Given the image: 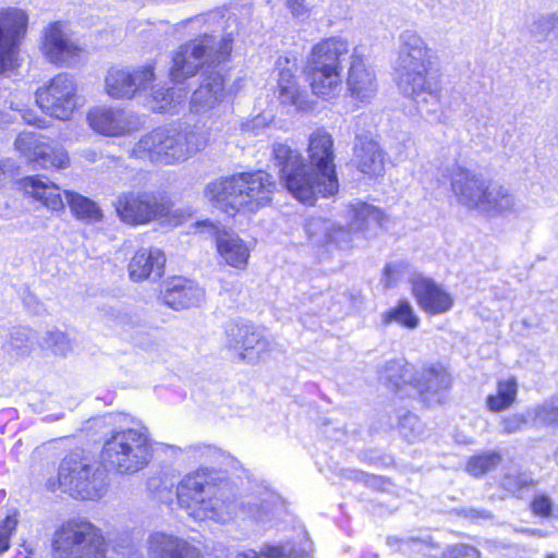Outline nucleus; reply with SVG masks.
I'll return each instance as SVG.
<instances>
[{
  "label": "nucleus",
  "instance_id": "nucleus-1",
  "mask_svg": "<svg viewBox=\"0 0 558 558\" xmlns=\"http://www.w3.org/2000/svg\"><path fill=\"white\" fill-rule=\"evenodd\" d=\"M306 155L308 167L299 150L284 143L272 146L280 181L294 198L312 206L319 196L331 197L339 191L331 134L323 128L312 132Z\"/></svg>",
  "mask_w": 558,
  "mask_h": 558
},
{
  "label": "nucleus",
  "instance_id": "nucleus-2",
  "mask_svg": "<svg viewBox=\"0 0 558 558\" xmlns=\"http://www.w3.org/2000/svg\"><path fill=\"white\" fill-rule=\"evenodd\" d=\"M348 57L347 93L354 101L368 104L378 90L376 72L357 49L350 53L348 40L341 37H329L313 46L307 60L312 92L324 100L338 98L343 89V62Z\"/></svg>",
  "mask_w": 558,
  "mask_h": 558
},
{
  "label": "nucleus",
  "instance_id": "nucleus-3",
  "mask_svg": "<svg viewBox=\"0 0 558 558\" xmlns=\"http://www.w3.org/2000/svg\"><path fill=\"white\" fill-rule=\"evenodd\" d=\"M214 468H198L186 474L177 486V499L189 517L196 521L227 524L235 519L265 529L272 520L271 496L260 500L235 502L226 497Z\"/></svg>",
  "mask_w": 558,
  "mask_h": 558
},
{
  "label": "nucleus",
  "instance_id": "nucleus-4",
  "mask_svg": "<svg viewBox=\"0 0 558 558\" xmlns=\"http://www.w3.org/2000/svg\"><path fill=\"white\" fill-rule=\"evenodd\" d=\"M434 51L414 29L399 35L395 61L397 85L400 93L416 104L422 113L439 118L441 86L428 76L433 66Z\"/></svg>",
  "mask_w": 558,
  "mask_h": 558
},
{
  "label": "nucleus",
  "instance_id": "nucleus-5",
  "mask_svg": "<svg viewBox=\"0 0 558 558\" xmlns=\"http://www.w3.org/2000/svg\"><path fill=\"white\" fill-rule=\"evenodd\" d=\"M275 189L272 177L265 171L239 172L207 183L204 197L228 215L256 213L270 203Z\"/></svg>",
  "mask_w": 558,
  "mask_h": 558
},
{
  "label": "nucleus",
  "instance_id": "nucleus-6",
  "mask_svg": "<svg viewBox=\"0 0 558 558\" xmlns=\"http://www.w3.org/2000/svg\"><path fill=\"white\" fill-rule=\"evenodd\" d=\"M206 145L207 137L203 132L160 126L142 135L129 155L154 165L174 166L189 160Z\"/></svg>",
  "mask_w": 558,
  "mask_h": 558
},
{
  "label": "nucleus",
  "instance_id": "nucleus-7",
  "mask_svg": "<svg viewBox=\"0 0 558 558\" xmlns=\"http://www.w3.org/2000/svg\"><path fill=\"white\" fill-rule=\"evenodd\" d=\"M151 456V440L143 425L112 430L106 437L100 454L104 466L120 475L143 470Z\"/></svg>",
  "mask_w": 558,
  "mask_h": 558
},
{
  "label": "nucleus",
  "instance_id": "nucleus-8",
  "mask_svg": "<svg viewBox=\"0 0 558 558\" xmlns=\"http://www.w3.org/2000/svg\"><path fill=\"white\" fill-rule=\"evenodd\" d=\"M232 39L222 37L217 40L214 36L205 35L189 44L182 45L173 57L170 70L171 80L175 83L193 76L198 69L210 73L228 60L232 50Z\"/></svg>",
  "mask_w": 558,
  "mask_h": 558
},
{
  "label": "nucleus",
  "instance_id": "nucleus-9",
  "mask_svg": "<svg viewBox=\"0 0 558 558\" xmlns=\"http://www.w3.org/2000/svg\"><path fill=\"white\" fill-rule=\"evenodd\" d=\"M54 558H106V542L90 522L73 520L54 533Z\"/></svg>",
  "mask_w": 558,
  "mask_h": 558
},
{
  "label": "nucleus",
  "instance_id": "nucleus-10",
  "mask_svg": "<svg viewBox=\"0 0 558 558\" xmlns=\"http://www.w3.org/2000/svg\"><path fill=\"white\" fill-rule=\"evenodd\" d=\"M59 486L74 498L97 500L107 492V474L95 463L65 458L59 466Z\"/></svg>",
  "mask_w": 558,
  "mask_h": 558
},
{
  "label": "nucleus",
  "instance_id": "nucleus-11",
  "mask_svg": "<svg viewBox=\"0 0 558 558\" xmlns=\"http://www.w3.org/2000/svg\"><path fill=\"white\" fill-rule=\"evenodd\" d=\"M35 100L46 114L68 121L78 107L77 85L73 76L60 73L36 90Z\"/></svg>",
  "mask_w": 558,
  "mask_h": 558
},
{
  "label": "nucleus",
  "instance_id": "nucleus-12",
  "mask_svg": "<svg viewBox=\"0 0 558 558\" xmlns=\"http://www.w3.org/2000/svg\"><path fill=\"white\" fill-rule=\"evenodd\" d=\"M114 207L120 220L130 226L147 225L170 213L169 202L151 192L123 193L118 196Z\"/></svg>",
  "mask_w": 558,
  "mask_h": 558
},
{
  "label": "nucleus",
  "instance_id": "nucleus-13",
  "mask_svg": "<svg viewBox=\"0 0 558 558\" xmlns=\"http://www.w3.org/2000/svg\"><path fill=\"white\" fill-rule=\"evenodd\" d=\"M86 122L94 133L105 137H126L143 126L137 113L109 105L90 107L86 113Z\"/></svg>",
  "mask_w": 558,
  "mask_h": 558
},
{
  "label": "nucleus",
  "instance_id": "nucleus-14",
  "mask_svg": "<svg viewBox=\"0 0 558 558\" xmlns=\"http://www.w3.org/2000/svg\"><path fill=\"white\" fill-rule=\"evenodd\" d=\"M299 71L295 54L279 56L275 63L277 75L276 95L279 104L292 108L296 112H305L314 107L306 89L299 84L296 73Z\"/></svg>",
  "mask_w": 558,
  "mask_h": 558
},
{
  "label": "nucleus",
  "instance_id": "nucleus-15",
  "mask_svg": "<svg viewBox=\"0 0 558 558\" xmlns=\"http://www.w3.org/2000/svg\"><path fill=\"white\" fill-rule=\"evenodd\" d=\"M347 219L349 220L348 227L332 222L331 231L328 233V244H335L340 248L349 247L352 233L376 232L384 223L385 214L373 205L355 202L348 206Z\"/></svg>",
  "mask_w": 558,
  "mask_h": 558
},
{
  "label": "nucleus",
  "instance_id": "nucleus-16",
  "mask_svg": "<svg viewBox=\"0 0 558 558\" xmlns=\"http://www.w3.org/2000/svg\"><path fill=\"white\" fill-rule=\"evenodd\" d=\"M154 80L155 73L151 65L134 69L112 66L106 75L105 88L113 99H133L147 90Z\"/></svg>",
  "mask_w": 558,
  "mask_h": 558
},
{
  "label": "nucleus",
  "instance_id": "nucleus-17",
  "mask_svg": "<svg viewBox=\"0 0 558 558\" xmlns=\"http://www.w3.org/2000/svg\"><path fill=\"white\" fill-rule=\"evenodd\" d=\"M15 149L29 162L43 169H65L70 157L65 148L51 147L44 136L36 132H22L14 142Z\"/></svg>",
  "mask_w": 558,
  "mask_h": 558
},
{
  "label": "nucleus",
  "instance_id": "nucleus-18",
  "mask_svg": "<svg viewBox=\"0 0 558 558\" xmlns=\"http://www.w3.org/2000/svg\"><path fill=\"white\" fill-rule=\"evenodd\" d=\"M28 16L19 8L0 10V73L14 66L17 47L26 34Z\"/></svg>",
  "mask_w": 558,
  "mask_h": 558
},
{
  "label": "nucleus",
  "instance_id": "nucleus-19",
  "mask_svg": "<svg viewBox=\"0 0 558 558\" xmlns=\"http://www.w3.org/2000/svg\"><path fill=\"white\" fill-rule=\"evenodd\" d=\"M229 344L240 352V359L256 364L272 349V342L265 331L251 324L238 323L228 329Z\"/></svg>",
  "mask_w": 558,
  "mask_h": 558
},
{
  "label": "nucleus",
  "instance_id": "nucleus-20",
  "mask_svg": "<svg viewBox=\"0 0 558 558\" xmlns=\"http://www.w3.org/2000/svg\"><path fill=\"white\" fill-rule=\"evenodd\" d=\"M202 82L193 92L190 100V111L202 118H213L220 106L227 100L225 77L220 70L202 73Z\"/></svg>",
  "mask_w": 558,
  "mask_h": 558
},
{
  "label": "nucleus",
  "instance_id": "nucleus-21",
  "mask_svg": "<svg viewBox=\"0 0 558 558\" xmlns=\"http://www.w3.org/2000/svg\"><path fill=\"white\" fill-rule=\"evenodd\" d=\"M41 49L50 62L60 65L76 63L82 53V48L72 39L62 22H54L46 27Z\"/></svg>",
  "mask_w": 558,
  "mask_h": 558
},
{
  "label": "nucleus",
  "instance_id": "nucleus-22",
  "mask_svg": "<svg viewBox=\"0 0 558 558\" xmlns=\"http://www.w3.org/2000/svg\"><path fill=\"white\" fill-rule=\"evenodd\" d=\"M198 227H209L215 231L217 260L219 265L229 266L236 270H244L248 265L252 244L244 241L233 231L219 230L213 223L203 221Z\"/></svg>",
  "mask_w": 558,
  "mask_h": 558
},
{
  "label": "nucleus",
  "instance_id": "nucleus-23",
  "mask_svg": "<svg viewBox=\"0 0 558 558\" xmlns=\"http://www.w3.org/2000/svg\"><path fill=\"white\" fill-rule=\"evenodd\" d=\"M488 182L473 169L456 165L450 172V186L457 202L469 209L478 210Z\"/></svg>",
  "mask_w": 558,
  "mask_h": 558
},
{
  "label": "nucleus",
  "instance_id": "nucleus-24",
  "mask_svg": "<svg viewBox=\"0 0 558 558\" xmlns=\"http://www.w3.org/2000/svg\"><path fill=\"white\" fill-rule=\"evenodd\" d=\"M386 161L387 155L374 135H356L353 162L357 170L369 178L381 177L385 173Z\"/></svg>",
  "mask_w": 558,
  "mask_h": 558
},
{
  "label": "nucleus",
  "instance_id": "nucleus-25",
  "mask_svg": "<svg viewBox=\"0 0 558 558\" xmlns=\"http://www.w3.org/2000/svg\"><path fill=\"white\" fill-rule=\"evenodd\" d=\"M412 292L418 306L432 316L449 312L454 303L453 296L448 291L425 277L413 278Z\"/></svg>",
  "mask_w": 558,
  "mask_h": 558
},
{
  "label": "nucleus",
  "instance_id": "nucleus-26",
  "mask_svg": "<svg viewBox=\"0 0 558 558\" xmlns=\"http://www.w3.org/2000/svg\"><path fill=\"white\" fill-rule=\"evenodd\" d=\"M205 290L194 281L173 277L161 292L162 302L174 311L199 306L205 301Z\"/></svg>",
  "mask_w": 558,
  "mask_h": 558
},
{
  "label": "nucleus",
  "instance_id": "nucleus-27",
  "mask_svg": "<svg viewBox=\"0 0 558 558\" xmlns=\"http://www.w3.org/2000/svg\"><path fill=\"white\" fill-rule=\"evenodd\" d=\"M146 550L149 558H203L199 550L185 539L160 531L148 535Z\"/></svg>",
  "mask_w": 558,
  "mask_h": 558
},
{
  "label": "nucleus",
  "instance_id": "nucleus-28",
  "mask_svg": "<svg viewBox=\"0 0 558 558\" xmlns=\"http://www.w3.org/2000/svg\"><path fill=\"white\" fill-rule=\"evenodd\" d=\"M166 265L165 254L156 247L138 250L129 263V276L134 282L158 280Z\"/></svg>",
  "mask_w": 558,
  "mask_h": 558
},
{
  "label": "nucleus",
  "instance_id": "nucleus-29",
  "mask_svg": "<svg viewBox=\"0 0 558 558\" xmlns=\"http://www.w3.org/2000/svg\"><path fill=\"white\" fill-rule=\"evenodd\" d=\"M518 210V201L511 191L497 183H488L477 211L497 217Z\"/></svg>",
  "mask_w": 558,
  "mask_h": 558
},
{
  "label": "nucleus",
  "instance_id": "nucleus-30",
  "mask_svg": "<svg viewBox=\"0 0 558 558\" xmlns=\"http://www.w3.org/2000/svg\"><path fill=\"white\" fill-rule=\"evenodd\" d=\"M450 384V375L439 364L423 369L420 378H413V388L428 402H440L439 393L447 390Z\"/></svg>",
  "mask_w": 558,
  "mask_h": 558
},
{
  "label": "nucleus",
  "instance_id": "nucleus-31",
  "mask_svg": "<svg viewBox=\"0 0 558 558\" xmlns=\"http://www.w3.org/2000/svg\"><path fill=\"white\" fill-rule=\"evenodd\" d=\"M21 186L27 195L40 202L48 209L56 211L63 209L64 203L59 186L47 178L29 175L22 180Z\"/></svg>",
  "mask_w": 558,
  "mask_h": 558
},
{
  "label": "nucleus",
  "instance_id": "nucleus-32",
  "mask_svg": "<svg viewBox=\"0 0 558 558\" xmlns=\"http://www.w3.org/2000/svg\"><path fill=\"white\" fill-rule=\"evenodd\" d=\"M167 447L172 450L175 457L187 462L220 464L227 459L223 451L211 445L195 444L184 448L177 446Z\"/></svg>",
  "mask_w": 558,
  "mask_h": 558
},
{
  "label": "nucleus",
  "instance_id": "nucleus-33",
  "mask_svg": "<svg viewBox=\"0 0 558 558\" xmlns=\"http://www.w3.org/2000/svg\"><path fill=\"white\" fill-rule=\"evenodd\" d=\"M65 198L72 215L86 223H93L102 219L100 207L90 198L76 192L65 191Z\"/></svg>",
  "mask_w": 558,
  "mask_h": 558
},
{
  "label": "nucleus",
  "instance_id": "nucleus-34",
  "mask_svg": "<svg viewBox=\"0 0 558 558\" xmlns=\"http://www.w3.org/2000/svg\"><path fill=\"white\" fill-rule=\"evenodd\" d=\"M186 98V93L180 87H158L151 92L147 106L158 112H174Z\"/></svg>",
  "mask_w": 558,
  "mask_h": 558
},
{
  "label": "nucleus",
  "instance_id": "nucleus-35",
  "mask_svg": "<svg viewBox=\"0 0 558 558\" xmlns=\"http://www.w3.org/2000/svg\"><path fill=\"white\" fill-rule=\"evenodd\" d=\"M36 333L29 328H17L11 333L10 340L4 344L5 354L17 361L31 354L35 345Z\"/></svg>",
  "mask_w": 558,
  "mask_h": 558
},
{
  "label": "nucleus",
  "instance_id": "nucleus-36",
  "mask_svg": "<svg viewBox=\"0 0 558 558\" xmlns=\"http://www.w3.org/2000/svg\"><path fill=\"white\" fill-rule=\"evenodd\" d=\"M420 317L416 315L413 306L407 300H401L398 304L388 310L383 315V323L398 324L399 326L407 329H416L420 325Z\"/></svg>",
  "mask_w": 558,
  "mask_h": 558
},
{
  "label": "nucleus",
  "instance_id": "nucleus-37",
  "mask_svg": "<svg viewBox=\"0 0 558 558\" xmlns=\"http://www.w3.org/2000/svg\"><path fill=\"white\" fill-rule=\"evenodd\" d=\"M413 367L401 360H395L385 366L380 372L379 378L397 390H401L403 385L413 386Z\"/></svg>",
  "mask_w": 558,
  "mask_h": 558
},
{
  "label": "nucleus",
  "instance_id": "nucleus-38",
  "mask_svg": "<svg viewBox=\"0 0 558 558\" xmlns=\"http://www.w3.org/2000/svg\"><path fill=\"white\" fill-rule=\"evenodd\" d=\"M518 384L510 377L498 381L496 395H489L486 399L488 409L493 412H500L509 408L517 398Z\"/></svg>",
  "mask_w": 558,
  "mask_h": 558
},
{
  "label": "nucleus",
  "instance_id": "nucleus-39",
  "mask_svg": "<svg viewBox=\"0 0 558 558\" xmlns=\"http://www.w3.org/2000/svg\"><path fill=\"white\" fill-rule=\"evenodd\" d=\"M142 538V532L135 527H123L110 533L108 542L112 548L121 555H130L136 548Z\"/></svg>",
  "mask_w": 558,
  "mask_h": 558
},
{
  "label": "nucleus",
  "instance_id": "nucleus-40",
  "mask_svg": "<svg viewBox=\"0 0 558 558\" xmlns=\"http://www.w3.org/2000/svg\"><path fill=\"white\" fill-rule=\"evenodd\" d=\"M332 222L320 217L306 219L303 230L307 242L313 246L328 244V233L331 231Z\"/></svg>",
  "mask_w": 558,
  "mask_h": 558
},
{
  "label": "nucleus",
  "instance_id": "nucleus-41",
  "mask_svg": "<svg viewBox=\"0 0 558 558\" xmlns=\"http://www.w3.org/2000/svg\"><path fill=\"white\" fill-rule=\"evenodd\" d=\"M38 345L41 350L51 352L54 355L65 356L72 351V342L69 337L60 331H47L39 340Z\"/></svg>",
  "mask_w": 558,
  "mask_h": 558
},
{
  "label": "nucleus",
  "instance_id": "nucleus-42",
  "mask_svg": "<svg viewBox=\"0 0 558 558\" xmlns=\"http://www.w3.org/2000/svg\"><path fill=\"white\" fill-rule=\"evenodd\" d=\"M235 558H301L290 545H267L260 553L244 549L236 553Z\"/></svg>",
  "mask_w": 558,
  "mask_h": 558
},
{
  "label": "nucleus",
  "instance_id": "nucleus-43",
  "mask_svg": "<svg viewBox=\"0 0 558 558\" xmlns=\"http://www.w3.org/2000/svg\"><path fill=\"white\" fill-rule=\"evenodd\" d=\"M500 461L501 457L498 452H485L472 457L466 464V471L474 476H480L494 469Z\"/></svg>",
  "mask_w": 558,
  "mask_h": 558
},
{
  "label": "nucleus",
  "instance_id": "nucleus-44",
  "mask_svg": "<svg viewBox=\"0 0 558 558\" xmlns=\"http://www.w3.org/2000/svg\"><path fill=\"white\" fill-rule=\"evenodd\" d=\"M531 422L535 425H547L558 422V399L544 402L527 412Z\"/></svg>",
  "mask_w": 558,
  "mask_h": 558
},
{
  "label": "nucleus",
  "instance_id": "nucleus-45",
  "mask_svg": "<svg viewBox=\"0 0 558 558\" xmlns=\"http://www.w3.org/2000/svg\"><path fill=\"white\" fill-rule=\"evenodd\" d=\"M399 432L408 441H416L422 437L424 428L415 414L408 413L399 422Z\"/></svg>",
  "mask_w": 558,
  "mask_h": 558
},
{
  "label": "nucleus",
  "instance_id": "nucleus-46",
  "mask_svg": "<svg viewBox=\"0 0 558 558\" xmlns=\"http://www.w3.org/2000/svg\"><path fill=\"white\" fill-rule=\"evenodd\" d=\"M17 526L16 514H9L0 524V556L10 548V539Z\"/></svg>",
  "mask_w": 558,
  "mask_h": 558
},
{
  "label": "nucleus",
  "instance_id": "nucleus-47",
  "mask_svg": "<svg viewBox=\"0 0 558 558\" xmlns=\"http://www.w3.org/2000/svg\"><path fill=\"white\" fill-rule=\"evenodd\" d=\"M408 264L403 262L390 263L384 271V280L386 287L395 286L407 272Z\"/></svg>",
  "mask_w": 558,
  "mask_h": 558
},
{
  "label": "nucleus",
  "instance_id": "nucleus-48",
  "mask_svg": "<svg viewBox=\"0 0 558 558\" xmlns=\"http://www.w3.org/2000/svg\"><path fill=\"white\" fill-rule=\"evenodd\" d=\"M442 558H481V554L473 546L458 544L448 548Z\"/></svg>",
  "mask_w": 558,
  "mask_h": 558
},
{
  "label": "nucleus",
  "instance_id": "nucleus-49",
  "mask_svg": "<svg viewBox=\"0 0 558 558\" xmlns=\"http://www.w3.org/2000/svg\"><path fill=\"white\" fill-rule=\"evenodd\" d=\"M530 484H532V478L526 475V474H508L504 482H502V485L504 487L509 490V492H517L523 487H526L529 486Z\"/></svg>",
  "mask_w": 558,
  "mask_h": 558
},
{
  "label": "nucleus",
  "instance_id": "nucleus-50",
  "mask_svg": "<svg viewBox=\"0 0 558 558\" xmlns=\"http://www.w3.org/2000/svg\"><path fill=\"white\" fill-rule=\"evenodd\" d=\"M532 510L536 515L550 517L553 514V502L544 494L536 495L532 502Z\"/></svg>",
  "mask_w": 558,
  "mask_h": 558
},
{
  "label": "nucleus",
  "instance_id": "nucleus-51",
  "mask_svg": "<svg viewBox=\"0 0 558 558\" xmlns=\"http://www.w3.org/2000/svg\"><path fill=\"white\" fill-rule=\"evenodd\" d=\"M531 422V418L526 414V417L521 415H512L504 420V429L506 433H515L520 430L524 425Z\"/></svg>",
  "mask_w": 558,
  "mask_h": 558
},
{
  "label": "nucleus",
  "instance_id": "nucleus-52",
  "mask_svg": "<svg viewBox=\"0 0 558 558\" xmlns=\"http://www.w3.org/2000/svg\"><path fill=\"white\" fill-rule=\"evenodd\" d=\"M286 4L293 16H305L308 12L306 0H286Z\"/></svg>",
  "mask_w": 558,
  "mask_h": 558
},
{
  "label": "nucleus",
  "instance_id": "nucleus-53",
  "mask_svg": "<svg viewBox=\"0 0 558 558\" xmlns=\"http://www.w3.org/2000/svg\"><path fill=\"white\" fill-rule=\"evenodd\" d=\"M78 156L85 161L94 163L102 158V153L96 147H86L78 151Z\"/></svg>",
  "mask_w": 558,
  "mask_h": 558
},
{
  "label": "nucleus",
  "instance_id": "nucleus-54",
  "mask_svg": "<svg viewBox=\"0 0 558 558\" xmlns=\"http://www.w3.org/2000/svg\"><path fill=\"white\" fill-rule=\"evenodd\" d=\"M13 178V166L9 160H0V187Z\"/></svg>",
  "mask_w": 558,
  "mask_h": 558
},
{
  "label": "nucleus",
  "instance_id": "nucleus-55",
  "mask_svg": "<svg viewBox=\"0 0 558 558\" xmlns=\"http://www.w3.org/2000/svg\"><path fill=\"white\" fill-rule=\"evenodd\" d=\"M15 111L20 112L22 119L27 123V124H34V125H38L39 128H43V124L41 122H44V120L41 119H38L32 111H28V110H24L22 108H20L17 105L15 108H13Z\"/></svg>",
  "mask_w": 558,
  "mask_h": 558
},
{
  "label": "nucleus",
  "instance_id": "nucleus-56",
  "mask_svg": "<svg viewBox=\"0 0 558 558\" xmlns=\"http://www.w3.org/2000/svg\"><path fill=\"white\" fill-rule=\"evenodd\" d=\"M266 117L264 116H257L252 122V129L254 130L256 126H259V125H265L266 124Z\"/></svg>",
  "mask_w": 558,
  "mask_h": 558
},
{
  "label": "nucleus",
  "instance_id": "nucleus-57",
  "mask_svg": "<svg viewBox=\"0 0 558 558\" xmlns=\"http://www.w3.org/2000/svg\"><path fill=\"white\" fill-rule=\"evenodd\" d=\"M399 541L396 537H388L387 543L392 546L395 543H398Z\"/></svg>",
  "mask_w": 558,
  "mask_h": 558
},
{
  "label": "nucleus",
  "instance_id": "nucleus-58",
  "mask_svg": "<svg viewBox=\"0 0 558 558\" xmlns=\"http://www.w3.org/2000/svg\"><path fill=\"white\" fill-rule=\"evenodd\" d=\"M24 548H25V551H26V554H27L26 558H31L29 556H31V555H33V550H32V549H29V548H28V547H26V546H24Z\"/></svg>",
  "mask_w": 558,
  "mask_h": 558
},
{
  "label": "nucleus",
  "instance_id": "nucleus-59",
  "mask_svg": "<svg viewBox=\"0 0 558 558\" xmlns=\"http://www.w3.org/2000/svg\"><path fill=\"white\" fill-rule=\"evenodd\" d=\"M555 458H556V461H557V463H558V450H557V451H556V453H555Z\"/></svg>",
  "mask_w": 558,
  "mask_h": 558
},
{
  "label": "nucleus",
  "instance_id": "nucleus-60",
  "mask_svg": "<svg viewBox=\"0 0 558 558\" xmlns=\"http://www.w3.org/2000/svg\"><path fill=\"white\" fill-rule=\"evenodd\" d=\"M8 121H4L2 118H0V124L7 123Z\"/></svg>",
  "mask_w": 558,
  "mask_h": 558
}]
</instances>
